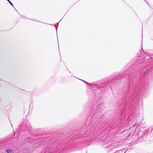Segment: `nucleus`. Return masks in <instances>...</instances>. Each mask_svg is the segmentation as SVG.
I'll return each instance as SVG.
<instances>
[{
	"label": "nucleus",
	"mask_w": 153,
	"mask_h": 153,
	"mask_svg": "<svg viewBox=\"0 0 153 153\" xmlns=\"http://www.w3.org/2000/svg\"><path fill=\"white\" fill-rule=\"evenodd\" d=\"M134 115H135V116H136L137 117H136V119H137V116H136V115H135V114Z\"/></svg>",
	"instance_id": "obj_12"
},
{
	"label": "nucleus",
	"mask_w": 153,
	"mask_h": 153,
	"mask_svg": "<svg viewBox=\"0 0 153 153\" xmlns=\"http://www.w3.org/2000/svg\"><path fill=\"white\" fill-rule=\"evenodd\" d=\"M137 125H140V124H139V123H138L137 124V123L134 124V127H136V126Z\"/></svg>",
	"instance_id": "obj_10"
},
{
	"label": "nucleus",
	"mask_w": 153,
	"mask_h": 153,
	"mask_svg": "<svg viewBox=\"0 0 153 153\" xmlns=\"http://www.w3.org/2000/svg\"><path fill=\"white\" fill-rule=\"evenodd\" d=\"M81 80L82 81H83L85 83H86V84H87L88 85H90V87H91L92 86L97 87V85H95V84H91V83H88V82H86V81H84L83 80Z\"/></svg>",
	"instance_id": "obj_5"
},
{
	"label": "nucleus",
	"mask_w": 153,
	"mask_h": 153,
	"mask_svg": "<svg viewBox=\"0 0 153 153\" xmlns=\"http://www.w3.org/2000/svg\"><path fill=\"white\" fill-rule=\"evenodd\" d=\"M124 153H125V152Z\"/></svg>",
	"instance_id": "obj_16"
},
{
	"label": "nucleus",
	"mask_w": 153,
	"mask_h": 153,
	"mask_svg": "<svg viewBox=\"0 0 153 153\" xmlns=\"http://www.w3.org/2000/svg\"><path fill=\"white\" fill-rule=\"evenodd\" d=\"M50 145H51V146L49 147V149L50 150H52V149H53V147H52V146H53V145L52 144H51Z\"/></svg>",
	"instance_id": "obj_8"
},
{
	"label": "nucleus",
	"mask_w": 153,
	"mask_h": 153,
	"mask_svg": "<svg viewBox=\"0 0 153 153\" xmlns=\"http://www.w3.org/2000/svg\"><path fill=\"white\" fill-rule=\"evenodd\" d=\"M7 0V1L8 0Z\"/></svg>",
	"instance_id": "obj_15"
},
{
	"label": "nucleus",
	"mask_w": 153,
	"mask_h": 153,
	"mask_svg": "<svg viewBox=\"0 0 153 153\" xmlns=\"http://www.w3.org/2000/svg\"><path fill=\"white\" fill-rule=\"evenodd\" d=\"M97 111L96 112V114H97V111L100 112V109L99 108L98 106H97Z\"/></svg>",
	"instance_id": "obj_7"
},
{
	"label": "nucleus",
	"mask_w": 153,
	"mask_h": 153,
	"mask_svg": "<svg viewBox=\"0 0 153 153\" xmlns=\"http://www.w3.org/2000/svg\"><path fill=\"white\" fill-rule=\"evenodd\" d=\"M151 58L148 53L141 54L138 59V63H146L149 61Z\"/></svg>",
	"instance_id": "obj_1"
},
{
	"label": "nucleus",
	"mask_w": 153,
	"mask_h": 153,
	"mask_svg": "<svg viewBox=\"0 0 153 153\" xmlns=\"http://www.w3.org/2000/svg\"><path fill=\"white\" fill-rule=\"evenodd\" d=\"M107 84L108 82H107L102 84L100 87H98L99 90L101 91L106 90L107 88Z\"/></svg>",
	"instance_id": "obj_3"
},
{
	"label": "nucleus",
	"mask_w": 153,
	"mask_h": 153,
	"mask_svg": "<svg viewBox=\"0 0 153 153\" xmlns=\"http://www.w3.org/2000/svg\"><path fill=\"white\" fill-rule=\"evenodd\" d=\"M6 152L7 153H11V150L9 149H7L6 150Z\"/></svg>",
	"instance_id": "obj_6"
},
{
	"label": "nucleus",
	"mask_w": 153,
	"mask_h": 153,
	"mask_svg": "<svg viewBox=\"0 0 153 153\" xmlns=\"http://www.w3.org/2000/svg\"><path fill=\"white\" fill-rule=\"evenodd\" d=\"M140 116H142L141 115H139Z\"/></svg>",
	"instance_id": "obj_13"
},
{
	"label": "nucleus",
	"mask_w": 153,
	"mask_h": 153,
	"mask_svg": "<svg viewBox=\"0 0 153 153\" xmlns=\"http://www.w3.org/2000/svg\"><path fill=\"white\" fill-rule=\"evenodd\" d=\"M151 67L149 65H145V67L142 69L140 71L141 75L144 77L147 75L149 72L151 70Z\"/></svg>",
	"instance_id": "obj_2"
},
{
	"label": "nucleus",
	"mask_w": 153,
	"mask_h": 153,
	"mask_svg": "<svg viewBox=\"0 0 153 153\" xmlns=\"http://www.w3.org/2000/svg\"><path fill=\"white\" fill-rule=\"evenodd\" d=\"M152 67H153V66H152Z\"/></svg>",
	"instance_id": "obj_14"
},
{
	"label": "nucleus",
	"mask_w": 153,
	"mask_h": 153,
	"mask_svg": "<svg viewBox=\"0 0 153 153\" xmlns=\"http://www.w3.org/2000/svg\"><path fill=\"white\" fill-rule=\"evenodd\" d=\"M126 99L125 100L126 102H130V101L131 100V99H132V98L131 97H129V95L128 94H127L126 96Z\"/></svg>",
	"instance_id": "obj_4"
},
{
	"label": "nucleus",
	"mask_w": 153,
	"mask_h": 153,
	"mask_svg": "<svg viewBox=\"0 0 153 153\" xmlns=\"http://www.w3.org/2000/svg\"><path fill=\"white\" fill-rule=\"evenodd\" d=\"M138 128V129L139 128V126L138 127L137 126L136 128V130H137Z\"/></svg>",
	"instance_id": "obj_11"
},
{
	"label": "nucleus",
	"mask_w": 153,
	"mask_h": 153,
	"mask_svg": "<svg viewBox=\"0 0 153 153\" xmlns=\"http://www.w3.org/2000/svg\"><path fill=\"white\" fill-rule=\"evenodd\" d=\"M7 1L9 2V3L13 7V4L10 1V0H8Z\"/></svg>",
	"instance_id": "obj_9"
}]
</instances>
